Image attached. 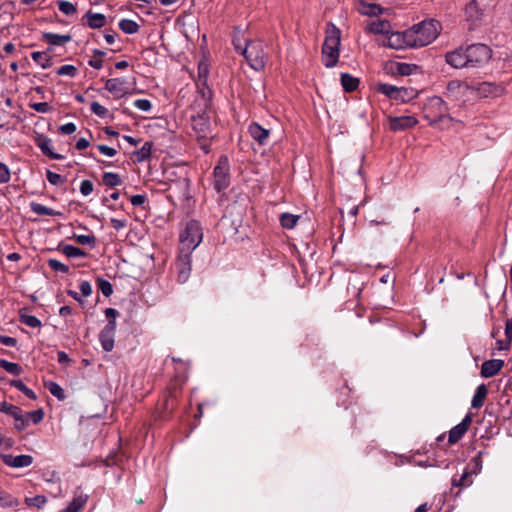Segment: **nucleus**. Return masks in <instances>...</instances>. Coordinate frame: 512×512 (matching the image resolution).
I'll list each match as a JSON object with an SVG mask.
<instances>
[{
  "mask_svg": "<svg viewBox=\"0 0 512 512\" xmlns=\"http://www.w3.org/2000/svg\"><path fill=\"white\" fill-rule=\"evenodd\" d=\"M439 34V23L435 20H425L406 30L412 48L423 47L433 42Z\"/></svg>",
  "mask_w": 512,
  "mask_h": 512,
  "instance_id": "nucleus-1",
  "label": "nucleus"
},
{
  "mask_svg": "<svg viewBox=\"0 0 512 512\" xmlns=\"http://www.w3.org/2000/svg\"><path fill=\"white\" fill-rule=\"evenodd\" d=\"M341 32L333 24L326 29V37L322 46V62L326 68L337 65L340 55Z\"/></svg>",
  "mask_w": 512,
  "mask_h": 512,
  "instance_id": "nucleus-2",
  "label": "nucleus"
},
{
  "mask_svg": "<svg viewBox=\"0 0 512 512\" xmlns=\"http://www.w3.org/2000/svg\"><path fill=\"white\" fill-rule=\"evenodd\" d=\"M234 45L236 50L245 57L252 69L260 71L265 67L268 55L265 51V45L261 40L251 41L245 48H242L235 42Z\"/></svg>",
  "mask_w": 512,
  "mask_h": 512,
  "instance_id": "nucleus-3",
  "label": "nucleus"
},
{
  "mask_svg": "<svg viewBox=\"0 0 512 512\" xmlns=\"http://www.w3.org/2000/svg\"><path fill=\"white\" fill-rule=\"evenodd\" d=\"M202 239L203 231L200 223L196 220H190L180 234V250L192 253L199 246Z\"/></svg>",
  "mask_w": 512,
  "mask_h": 512,
  "instance_id": "nucleus-4",
  "label": "nucleus"
},
{
  "mask_svg": "<svg viewBox=\"0 0 512 512\" xmlns=\"http://www.w3.org/2000/svg\"><path fill=\"white\" fill-rule=\"evenodd\" d=\"M191 127L198 141H203L201 148L209 152L208 140L212 138L210 116L206 112L191 116Z\"/></svg>",
  "mask_w": 512,
  "mask_h": 512,
  "instance_id": "nucleus-5",
  "label": "nucleus"
},
{
  "mask_svg": "<svg viewBox=\"0 0 512 512\" xmlns=\"http://www.w3.org/2000/svg\"><path fill=\"white\" fill-rule=\"evenodd\" d=\"M118 315L119 312L114 308L105 309V316L108 322L99 334V341L103 350L106 352H110L114 348V338L117 327L116 318Z\"/></svg>",
  "mask_w": 512,
  "mask_h": 512,
  "instance_id": "nucleus-6",
  "label": "nucleus"
},
{
  "mask_svg": "<svg viewBox=\"0 0 512 512\" xmlns=\"http://www.w3.org/2000/svg\"><path fill=\"white\" fill-rule=\"evenodd\" d=\"M376 91L388 98L401 102H408L417 97V91L413 88L397 87L387 83H378Z\"/></svg>",
  "mask_w": 512,
  "mask_h": 512,
  "instance_id": "nucleus-7",
  "label": "nucleus"
},
{
  "mask_svg": "<svg viewBox=\"0 0 512 512\" xmlns=\"http://www.w3.org/2000/svg\"><path fill=\"white\" fill-rule=\"evenodd\" d=\"M468 68H477L488 63L492 57L491 49L485 44H473L466 47Z\"/></svg>",
  "mask_w": 512,
  "mask_h": 512,
  "instance_id": "nucleus-8",
  "label": "nucleus"
},
{
  "mask_svg": "<svg viewBox=\"0 0 512 512\" xmlns=\"http://www.w3.org/2000/svg\"><path fill=\"white\" fill-rule=\"evenodd\" d=\"M446 95L455 101H469L474 98V85H470L465 81L452 80L447 84Z\"/></svg>",
  "mask_w": 512,
  "mask_h": 512,
  "instance_id": "nucleus-9",
  "label": "nucleus"
},
{
  "mask_svg": "<svg viewBox=\"0 0 512 512\" xmlns=\"http://www.w3.org/2000/svg\"><path fill=\"white\" fill-rule=\"evenodd\" d=\"M229 160L227 156H221L218 160L217 165L213 171V184L214 188L221 192L225 190L230 184V175H229Z\"/></svg>",
  "mask_w": 512,
  "mask_h": 512,
  "instance_id": "nucleus-10",
  "label": "nucleus"
},
{
  "mask_svg": "<svg viewBox=\"0 0 512 512\" xmlns=\"http://www.w3.org/2000/svg\"><path fill=\"white\" fill-rule=\"evenodd\" d=\"M504 88L492 82H481L474 85V98H495L503 94Z\"/></svg>",
  "mask_w": 512,
  "mask_h": 512,
  "instance_id": "nucleus-11",
  "label": "nucleus"
},
{
  "mask_svg": "<svg viewBox=\"0 0 512 512\" xmlns=\"http://www.w3.org/2000/svg\"><path fill=\"white\" fill-rule=\"evenodd\" d=\"M382 45L395 50H403L412 48L410 40L406 36V30L404 32H391L385 37Z\"/></svg>",
  "mask_w": 512,
  "mask_h": 512,
  "instance_id": "nucleus-12",
  "label": "nucleus"
},
{
  "mask_svg": "<svg viewBox=\"0 0 512 512\" xmlns=\"http://www.w3.org/2000/svg\"><path fill=\"white\" fill-rule=\"evenodd\" d=\"M175 267L177 270L178 282L185 283L190 277L191 273V253L182 252L180 250V255L177 258Z\"/></svg>",
  "mask_w": 512,
  "mask_h": 512,
  "instance_id": "nucleus-13",
  "label": "nucleus"
},
{
  "mask_svg": "<svg viewBox=\"0 0 512 512\" xmlns=\"http://www.w3.org/2000/svg\"><path fill=\"white\" fill-rule=\"evenodd\" d=\"M105 89L115 98H122L130 93L131 87L124 78H111L105 82Z\"/></svg>",
  "mask_w": 512,
  "mask_h": 512,
  "instance_id": "nucleus-14",
  "label": "nucleus"
},
{
  "mask_svg": "<svg viewBox=\"0 0 512 512\" xmlns=\"http://www.w3.org/2000/svg\"><path fill=\"white\" fill-rule=\"evenodd\" d=\"M446 63L456 69L468 68L466 47H459L445 55Z\"/></svg>",
  "mask_w": 512,
  "mask_h": 512,
  "instance_id": "nucleus-15",
  "label": "nucleus"
},
{
  "mask_svg": "<svg viewBox=\"0 0 512 512\" xmlns=\"http://www.w3.org/2000/svg\"><path fill=\"white\" fill-rule=\"evenodd\" d=\"M466 20L472 25H479L485 17L484 11L479 7L476 0H471L465 8Z\"/></svg>",
  "mask_w": 512,
  "mask_h": 512,
  "instance_id": "nucleus-16",
  "label": "nucleus"
},
{
  "mask_svg": "<svg viewBox=\"0 0 512 512\" xmlns=\"http://www.w3.org/2000/svg\"><path fill=\"white\" fill-rule=\"evenodd\" d=\"M471 423L472 415L468 413L459 424L450 430L448 441L451 444L458 442L466 433Z\"/></svg>",
  "mask_w": 512,
  "mask_h": 512,
  "instance_id": "nucleus-17",
  "label": "nucleus"
},
{
  "mask_svg": "<svg viewBox=\"0 0 512 512\" xmlns=\"http://www.w3.org/2000/svg\"><path fill=\"white\" fill-rule=\"evenodd\" d=\"M418 123L417 119L411 115L390 117L389 128L392 131H400L411 128Z\"/></svg>",
  "mask_w": 512,
  "mask_h": 512,
  "instance_id": "nucleus-18",
  "label": "nucleus"
},
{
  "mask_svg": "<svg viewBox=\"0 0 512 512\" xmlns=\"http://www.w3.org/2000/svg\"><path fill=\"white\" fill-rule=\"evenodd\" d=\"M505 363L502 359L487 360L482 363L481 375L484 378H490L499 373Z\"/></svg>",
  "mask_w": 512,
  "mask_h": 512,
  "instance_id": "nucleus-19",
  "label": "nucleus"
},
{
  "mask_svg": "<svg viewBox=\"0 0 512 512\" xmlns=\"http://www.w3.org/2000/svg\"><path fill=\"white\" fill-rule=\"evenodd\" d=\"M250 136L259 144L265 145L269 137L270 131L263 128L257 122H252L248 127Z\"/></svg>",
  "mask_w": 512,
  "mask_h": 512,
  "instance_id": "nucleus-20",
  "label": "nucleus"
},
{
  "mask_svg": "<svg viewBox=\"0 0 512 512\" xmlns=\"http://www.w3.org/2000/svg\"><path fill=\"white\" fill-rule=\"evenodd\" d=\"M3 461L6 465L14 468L27 467L32 464L33 457L30 455H5Z\"/></svg>",
  "mask_w": 512,
  "mask_h": 512,
  "instance_id": "nucleus-21",
  "label": "nucleus"
},
{
  "mask_svg": "<svg viewBox=\"0 0 512 512\" xmlns=\"http://www.w3.org/2000/svg\"><path fill=\"white\" fill-rule=\"evenodd\" d=\"M389 69L392 73H396L402 76H409L419 69V66L411 63L403 62H391Z\"/></svg>",
  "mask_w": 512,
  "mask_h": 512,
  "instance_id": "nucleus-22",
  "label": "nucleus"
},
{
  "mask_svg": "<svg viewBox=\"0 0 512 512\" xmlns=\"http://www.w3.org/2000/svg\"><path fill=\"white\" fill-rule=\"evenodd\" d=\"M84 18L86 19L87 25L92 29L101 28L106 24V16L101 13L88 11Z\"/></svg>",
  "mask_w": 512,
  "mask_h": 512,
  "instance_id": "nucleus-23",
  "label": "nucleus"
},
{
  "mask_svg": "<svg viewBox=\"0 0 512 512\" xmlns=\"http://www.w3.org/2000/svg\"><path fill=\"white\" fill-rule=\"evenodd\" d=\"M43 39L51 45L62 46L71 41V36L47 32L43 34Z\"/></svg>",
  "mask_w": 512,
  "mask_h": 512,
  "instance_id": "nucleus-24",
  "label": "nucleus"
},
{
  "mask_svg": "<svg viewBox=\"0 0 512 512\" xmlns=\"http://www.w3.org/2000/svg\"><path fill=\"white\" fill-rule=\"evenodd\" d=\"M57 249L68 258H78L86 256V253L83 250L70 244L60 243Z\"/></svg>",
  "mask_w": 512,
  "mask_h": 512,
  "instance_id": "nucleus-25",
  "label": "nucleus"
},
{
  "mask_svg": "<svg viewBox=\"0 0 512 512\" xmlns=\"http://www.w3.org/2000/svg\"><path fill=\"white\" fill-rule=\"evenodd\" d=\"M488 390L484 384L479 385L476 388L475 394L471 401L472 408L478 409L483 406L484 400L487 396Z\"/></svg>",
  "mask_w": 512,
  "mask_h": 512,
  "instance_id": "nucleus-26",
  "label": "nucleus"
},
{
  "mask_svg": "<svg viewBox=\"0 0 512 512\" xmlns=\"http://www.w3.org/2000/svg\"><path fill=\"white\" fill-rule=\"evenodd\" d=\"M37 145L40 150L47 156L52 159H61L62 156L59 154H55L52 152V141L47 137H39L37 140Z\"/></svg>",
  "mask_w": 512,
  "mask_h": 512,
  "instance_id": "nucleus-27",
  "label": "nucleus"
},
{
  "mask_svg": "<svg viewBox=\"0 0 512 512\" xmlns=\"http://www.w3.org/2000/svg\"><path fill=\"white\" fill-rule=\"evenodd\" d=\"M390 23L385 20H376L369 25V31L374 34L388 35L390 33Z\"/></svg>",
  "mask_w": 512,
  "mask_h": 512,
  "instance_id": "nucleus-28",
  "label": "nucleus"
},
{
  "mask_svg": "<svg viewBox=\"0 0 512 512\" xmlns=\"http://www.w3.org/2000/svg\"><path fill=\"white\" fill-rule=\"evenodd\" d=\"M358 10L361 14L368 16H378L382 13V8L379 5L366 2H360Z\"/></svg>",
  "mask_w": 512,
  "mask_h": 512,
  "instance_id": "nucleus-29",
  "label": "nucleus"
},
{
  "mask_svg": "<svg viewBox=\"0 0 512 512\" xmlns=\"http://www.w3.org/2000/svg\"><path fill=\"white\" fill-rule=\"evenodd\" d=\"M341 84L345 91L351 92L354 91L359 84V80L348 73L341 74Z\"/></svg>",
  "mask_w": 512,
  "mask_h": 512,
  "instance_id": "nucleus-30",
  "label": "nucleus"
},
{
  "mask_svg": "<svg viewBox=\"0 0 512 512\" xmlns=\"http://www.w3.org/2000/svg\"><path fill=\"white\" fill-rule=\"evenodd\" d=\"M32 212H34L37 215H43V216H57L60 215V212L55 211L49 207H46L40 203L32 202L30 204Z\"/></svg>",
  "mask_w": 512,
  "mask_h": 512,
  "instance_id": "nucleus-31",
  "label": "nucleus"
},
{
  "mask_svg": "<svg viewBox=\"0 0 512 512\" xmlns=\"http://www.w3.org/2000/svg\"><path fill=\"white\" fill-rule=\"evenodd\" d=\"M0 411L11 415L15 420H21V410L19 407L7 403L6 401L0 402Z\"/></svg>",
  "mask_w": 512,
  "mask_h": 512,
  "instance_id": "nucleus-32",
  "label": "nucleus"
},
{
  "mask_svg": "<svg viewBox=\"0 0 512 512\" xmlns=\"http://www.w3.org/2000/svg\"><path fill=\"white\" fill-rule=\"evenodd\" d=\"M298 219H299L298 215L291 214V213H283L280 216V223L283 228L292 229L297 224Z\"/></svg>",
  "mask_w": 512,
  "mask_h": 512,
  "instance_id": "nucleus-33",
  "label": "nucleus"
},
{
  "mask_svg": "<svg viewBox=\"0 0 512 512\" xmlns=\"http://www.w3.org/2000/svg\"><path fill=\"white\" fill-rule=\"evenodd\" d=\"M119 28L126 34H134L138 32L139 25L130 19H122L119 22Z\"/></svg>",
  "mask_w": 512,
  "mask_h": 512,
  "instance_id": "nucleus-34",
  "label": "nucleus"
},
{
  "mask_svg": "<svg viewBox=\"0 0 512 512\" xmlns=\"http://www.w3.org/2000/svg\"><path fill=\"white\" fill-rule=\"evenodd\" d=\"M31 57L43 69L49 68L52 65L51 59L46 56L45 52H40V51L33 52L31 54Z\"/></svg>",
  "mask_w": 512,
  "mask_h": 512,
  "instance_id": "nucleus-35",
  "label": "nucleus"
},
{
  "mask_svg": "<svg viewBox=\"0 0 512 512\" xmlns=\"http://www.w3.org/2000/svg\"><path fill=\"white\" fill-rule=\"evenodd\" d=\"M152 151V144L146 142L139 150L135 151L134 155L137 162H143L149 159Z\"/></svg>",
  "mask_w": 512,
  "mask_h": 512,
  "instance_id": "nucleus-36",
  "label": "nucleus"
},
{
  "mask_svg": "<svg viewBox=\"0 0 512 512\" xmlns=\"http://www.w3.org/2000/svg\"><path fill=\"white\" fill-rule=\"evenodd\" d=\"M482 470V459L481 454H478L474 458L471 459V461L468 464V467L466 469L467 472H470V475H477Z\"/></svg>",
  "mask_w": 512,
  "mask_h": 512,
  "instance_id": "nucleus-37",
  "label": "nucleus"
},
{
  "mask_svg": "<svg viewBox=\"0 0 512 512\" xmlns=\"http://www.w3.org/2000/svg\"><path fill=\"white\" fill-rule=\"evenodd\" d=\"M0 367L5 369L8 373L12 375H20L22 373V368L19 364L9 362L5 359H0Z\"/></svg>",
  "mask_w": 512,
  "mask_h": 512,
  "instance_id": "nucleus-38",
  "label": "nucleus"
},
{
  "mask_svg": "<svg viewBox=\"0 0 512 512\" xmlns=\"http://www.w3.org/2000/svg\"><path fill=\"white\" fill-rule=\"evenodd\" d=\"M10 384L11 386L17 388L22 393H24L28 398L32 400L36 399V394L34 393V391L28 388L21 380H12Z\"/></svg>",
  "mask_w": 512,
  "mask_h": 512,
  "instance_id": "nucleus-39",
  "label": "nucleus"
},
{
  "mask_svg": "<svg viewBox=\"0 0 512 512\" xmlns=\"http://www.w3.org/2000/svg\"><path fill=\"white\" fill-rule=\"evenodd\" d=\"M103 182L110 187H115L121 184L120 176L117 173L105 172L103 174Z\"/></svg>",
  "mask_w": 512,
  "mask_h": 512,
  "instance_id": "nucleus-40",
  "label": "nucleus"
},
{
  "mask_svg": "<svg viewBox=\"0 0 512 512\" xmlns=\"http://www.w3.org/2000/svg\"><path fill=\"white\" fill-rule=\"evenodd\" d=\"M46 387L49 390V392L57 399L63 400L65 398L64 390L56 382L51 381L46 384Z\"/></svg>",
  "mask_w": 512,
  "mask_h": 512,
  "instance_id": "nucleus-41",
  "label": "nucleus"
},
{
  "mask_svg": "<svg viewBox=\"0 0 512 512\" xmlns=\"http://www.w3.org/2000/svg\"><path fill=\"white\" fill-rule=\"evenodd\" d=\"M20 322L31 328H38L41 326V321L34 315L21 314Z\"/></svg>",
  "mask_w": 512,
  "mask_h": 512,
  "instance_id": "nucleus-42",
  "label": "nucleus"
},
{
  "mask_svg": "<svg viewBox=\"0 0 512 512\" xmlns=\"http://www.w3.org/2000/svg\"><path fill=\"white\" fill-rule=\"evenodd\" d=\"M470 476V472L465 470L459 479H452V485L456 487H468L473 483V481L470 480Z\"/></svg>",
  "mask_w": 512,
  "mask_h": 512,
  "instance_id": "nucleus-43",
  "label": "nucleus"
},
{
  "mask_svg": "<svg viewBox=\"0 0 512 512\" xmlns=\"http://www.w3.org/2000/svg\"><path fill=\"white\" fill-rule=\"evenodd\" d=\"M87 502V495H78L73 498L70 502L69 507L70 510H74V512H78Z\"/></svg>",
  "mask_w": 512,
  "mask_h": 512,
  "instance_id": "nucleus-44",
  "label": "nucleus"
},
{
  "mask_svg": "<svg viewBox=\"0 0 512 512\" xmlns=\"http://www.w3.org/2000/svg\"><path fill=\"white\" fill-rule=\"evenodd\" d=\"M58 8L63 14L67 16L74 15L77 11L73 3L65 0L58 2Z\"/></svg>",
  "mask_w": 512,
  "mask_h": 512,
  "instance_id": "nucleus-45",
  "label": "nucleus"
},
{
  "mask_svg": "<svg viewBox=\"0 0 512 512\" xmlns=\"http://www.w3.org/2000/svg\"><path fill=\"white\" fill-rule=\"evenodd\" d=\"M209 74L208 65L205 62H200L198 65V84L206 85L207 77Z\"/></svg>",
  "mask_w": 512,
  "mask_h": 512,
  "instance_id": "nucleus-46",
  "label": "nucleus"
},
{
  "mask_svg": "<svg viewBox=\"0 0 512 512\" xmlns=\"http://www.w3.org/2000/svg\"><path fill=\"white\" fill-rule=\"evenodd\" d=\"M48 266L52 270H54L56 272H61V273H64V274H67L70 271L69 267L66 264H64V263H62V262H60L59 260H56V259H49L48 260Z\"/></svg>",
  "mask_w": 512,
  "mask_h": 512,
  "instance_id": "nucleus-47",
  "label": "nucleus"
},
{
  "mask_svg": "<svg viewBox=\"0 0 512 512\" xmlns=\"http://www.w3.org/2000/svg\"><path fill=\"white\" fill-rule=\"evenodd\" d=\"M25 502L28 506H34V507H37V508H42L45 503L47 502V499L45 496L43 495H37V496H34V497H27L25 499Z\"/></svg>",
  "mask_w": 512,
  "mask_h": 512,
  "instance_id": "nucleus-48",
  "label": "nucleus"
},
{
  "mask_svg": "<svg viewBox=\"0 0 512 512\" xmlns=\"http://www.w3.org/2000/svg\"><path fill=\"white\" fill-rule=\"evenodd\" d=\"M91 111L100 118H106L109 115L108 109L97 101L91 103Z\"/></svg>",
  "mask_w": 512,
  "mask_h": 512,
  "instance_id": "nucleus-49",
  "label": "nucleus"
},
{
  "mask_svg": "<svg viewBox=\"0 0 512 512\" xmlns=\"http://www.w3.org/2000/svg\"><path fill=\"white\" fill-rule=\"evenodd\" d=\"M47 180L50 184L55 186H61L65 183V178L62 177L60 174H57L55 172H52L50 170H47L46 172Z\"/></svg>",
  "mask_w": 512,
  "mask_h": 512,
  "instance_id": "nucleus-50",
  "label": "nucleus"
},
{
  "mask_svg": "<svg viewBox=\"0 0 512 512\" xmlns=\"http://www.w3.org/2000/svg\"><path fill=\"white\" fill-rule=\"evenodd\" d=\"M56 73L60 76L74 77L77 74V68L74 65L66 64L59 67Z\"/></svg>",
  "mask_w": 512,
  "mask_h": 512,
  "instance_id": "nucleus-51",
  "label": "nucleus"
},
{
  "mask_svg": "<svg viewBox=\"0 0 512 512\" xmlns=\"http://www.w3.org/2000/svg\"><path fill=\"white\" fill-rule=\"evenodd\" d=\"M17 505V501L11 495L0 491V506L13 507Z\"/></svg>",
  "mask_w": 512,
  "mask_h": 512,
  "instance_id": "nucleus-52",
  "label": "nucleus"
},
{
  "mask_svg": "<svg viewBox=\"0 0 512 512\" xmlns=\"http://www.w3.org/2000/svg\"><path fill=\"white\" fill-rule=\"evenodd\" d=\"M98 288L102 292V294L106 297H109L113 293L112 284L108 280L99 279L98 280Z\"/></svg>",
  "mask_w": 512,
  "mask_h": 512,
  "instance_id": "nucleus-53",
  "label": "nucleus"
},
{
  "mask_svg": "<svg viewBox=\"0 0 512 512\" xmlns=\"http://www.w3.org/2000/svg\"><path fill=\"white\" fill-rule=\"evenodd\" d=\"M76 241L81 245H92L94 246L96 239L94 235H76L75 236Z\"/></svg>",
  "mask_w": 512,
  "mask_h": 512,
  "instance_id": "nucleus-54",
  "label": "nucleus"
},
{
  "mask_svg": "<svg viewBox=\"0 0 512 512\" xmlns=\"http://www.w3.org/2000/svg\"><path fill=\"white\" fill-rule=\"evenodd\" d=\"M134 107L141 111L148 112L151 110L152 104L148 99H137L134 101Z\"/></svg>",
  "mask_w": 512,
  "mask_h": 512,
  "instance_id": "nucleus-55",
  "label": "nucleus"
},
{
  "mask_svg": "<svg viewBox=\"0 0 512 512\" xmlns=\"http://www.w3.org/2000/svg\"><path fill=\"white\" fill-rule=\"evenodd\" d=\"M10 180V170L8 166L0 162V184H5Z\"/></svg>",
  "mask_w": 512,
  "mask_h": 512,
  "instance_id": "nucleus-56",
  "label": "nucleus"
},
{
  "mask_svg": "<svg viewBox=\"0 0 512 512\" xmlns=\"http://www.w3.org/2000/svg\"><path fill=\"white\" fill-rule=\"evenodd\" d=\"M93 182L90 180H83L80 184V192L84 196H88L93 192Z\"/></svg>",
  "mask_w": 512,
  "mask_h": 512,
  "instance_id": "nucleus-57",
  "label": "nucleus"
},
{
  "mask_svg": "<svg viewBox=\"0 0 512 512\" xmlns=\"http://www.w3.org/2000/svg\"><path fill=\"white\" fill-rule=\"evenodd\" d=\"M79 289L84 297H88L92 293V286L89 281H81L79 284Z\"/></svg>",
  "mask_w": 512,
  "mask_h": 512,
  "instance_id": "nucleus-58",
  "label": "nucleus"
},
{
  "mask_svg": "<svg viewBox=\"0 0 512 512\" xmlns=\"http://www.w3.org/2000/svg\"><path fill=\"white\" fill-rule=\"evenodd\" d=\"M97 149L107 157H114L117 154V151L114 148H111L103 144L98 145Z\"/></svg>",
  "mask_w": 512,
  "mask_h": 512,
  "instance_id": "nucleus-59",
  "label": "nucleus"
},
{
  "mask_svg": "<svg viewBox=\"0 0 512 512\" xmlns=\"http://www.w3.org/2000/svg\"><path fill=\"white\" fill-rule=\"evenodd\" d=\"M31 108L39 113H47L49 111V104L47 102L33 103Z\"/></svg>",
  "mask_w": 512,
  "mask_h": 512,
  "instance_id": "nucleus-60",
  "label": "nucleus"
},
{
  "mask_svg": "<svg viewBox=\"0 0 512 512\" xmlns=\"http://www.w3.org/2000/svg\"><path fill=\"white\" fill-rule=\"evenodd\" d=\"M0 343L8 347H15L17 340L10 336L0 335Z\"/></svg>",
  "mask_w": 512,
  "mask_h": 512,
  "instance_id": "nucleus-61",
  "label": "nucleus"
},
{
  "mask_svg": "<svg viewBox=\"0 0 512 512\" xmlns=\"http://www.w3.org/2000/svg\"><path fill=\"white\" fill-rule=\"evenodd\" d=\"M60 131L62 134H65V135L73 134L76 131V125L72 122L66 123V124L60 126Z\"/></svg>",
  "mask_w": 512,
  "mask_h": 512,
  "instance_id": "nucleus-62",
  "label": "nucleus"
},
{
  "mask_svg": "<svg viewBox=\"0 0 512 512\" xmlns=\"http://www.w3.org/2000/svg\"><path fill=\"white\" fill-rule=\"evenodd\" d=\"M146 201V196L144 194L133 195L130 198V202L133 206H140L144 204Z\"/></svg>",
  "mask_w": 512,
  "mask_h": 512,
  "instance_id": "nucleus-63",
  "label": "nucleus"
},
{
  "mask_svg": "<svg viewBox=\"0 0 512 512\" xmlns=\"http://www.w3.org/2000/svg\"><path fill=\"white\" fill-rule=\"evenodd\" d=\"M43 411L42 410H36V411H33V412H30L28 414V417L32 420V422L34 424H37L39 423L40 421H42L43 419Z\"/></svg>",
  "mask_w": 512,
  "mask_h": 512,
  "instance_id": "nucleus-64",
  "label": "nucleus"
}]
</instances>
